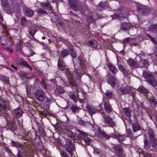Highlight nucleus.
I'll return each mask as SVG.
<instances>
[{"label":"nucleus","instance_id":"1","mask_svg":"<svg viewBox=\"0 0 157 157\" xmlns=\"http://www.w3.org/2000/svg\"><path fill=\"white\" fill-rule=\"evenodd\" d=\"M68 4L70 8L74 11H80L81 13L87 10L85 5L82 6L78 0H68Z\"/></svg>","mask_w":157,"mask_h":157},{"label":"nucleus","instance_id":"2","mask_svg":"<svg viewBox=\"0 0 157 157\" xmlns=\"http://www.w3.org/2000/svg\"><path fill=\"white\" fill-rule=\"evenodd\" d=\"M143 76L148 83L153 87L156 86L157 81L154 79L153 75L151 72L148 71H144L143 73Z\"/></svg>","mask_w":157,"mask_h":157},{"label":"nucleus","instance_id":"3","mask_svg":"<svg viewBox=\"0 0 157 157\" xmlns=\"http://www.w3.org/2000/svg\"><path fill=\"white\" fill-rule=\"evenodd\" d=\"M119 90L121 94H129L132 96L133 98L135 99L136 91L133 88L129 86H127L120 88Z\"/></svg>","mask_w":157,"mask_h":157},{"label":"nucleus","instance_id":"4","mask_svg":"<svg viewBox=\"0 0 157 157\" xmlns=\"http://www.w3.org/2000/svg\"><path fill=\"white\" fill-rule=\"evenodd\" d=\"M100 113L104 120V122L107 124V126H110L112 128L116 127V123L112 120V118L105 114V113L104 111L100 112Z\"/></svg>","mask_w":157,"mask_h":157},{"label":"nucleus","instance_id":"5","mask_svg":"<svg viewBox=\"0 0 157 157\" xmlns=\"http://www.w3.org/2000/svg\"><path fill=\"white\" fill-rule=\"evenodd\" d=\"M36 98L40 102L44 101L46 98V93L43 90H37L35 92Z\"/></svg>","mask_w":157,"mask_h":157},{"label":"nucleus","instance_id":"6","mask_svg":"<svg viewBox=\"0 0 157 157\" xmlns=\"http://www.w3.org/2000/svg\"><path fill=\"white\" fill-rule=\"evenodd\" d=\"M144 147L147 151H152L154 147L157 144H155L154 143L152 144L150 142L147 138L145 137L144 140Z\"/></svg>","mask_w":157,"mask_h":157},{"label":"nucleus","instance_id":"7","mask_svg":"<svg viewBox=\"0 0 157 157\" xmlns=\"http://www.w3.org/2000/svg\"><path fill=\"white\" fill-rule=\"evenodd\" d=\"M115 154L117 157H125V155L124 153L122 147L120 145L114 147Z\"/></svg>","mask_w":157,"mask_h":157},{"label":"nucleus","instance_id":"8","mask_svg":"<svg viewBox=\"0 0 157 157\" xmlns=\"http://www.w3.org/2000/svg\"><path fill=\"white\" fill-rule=\"evenodd\" d=\"M149 138L152 143L157 144V140L155 137V134L153 130L150 128L148 130Z\"/></svg>","mask_w":157,"mask_h":157},{"label":"nucleus","instance_id":"9","mask_svg":"<svg viewBox=\"0 0 157 157\" xmlns=\"http://www.w3.org/2000/svg\"><path fill=\"white\" fill-rule=\"evenodd\" d=\"M137 9L139 13H142L144 15H147L150 11V10L148 7L142 5L138 6Z\"/></svg>","mask_w":157,"mask_h":157},{"label":"nucleus","instance_id":"10","mask_svg":"<svg viewBox=\"0 0 157 157\" xmlns=\"http://www.w3.org/2000/svg\"><path fill=\"white\" fill-rule=\"evenodd\" d=\"M66 150L72 156L73 155V151L75 150V148L73 144H66L65 145Z\"/></svg>","mask_w":157,"mask_h":157},{"label":"nucleus","instance_id":"11","mask_svg":"<svg viewBox=\"0 0 157 157\" xmlns=\"http://www.w3.org/2000/svg\"><path fill=\"white\" fill-rule=\"evenodd\" d=\"M17 157H33L32 155L26 151H19L18 152Z\"/></svg>","mask_w":157,"mask_h":157},{"label":"nucleus","instance_id":"12","mask_svg":"<svg viewBox=\"0 0 157 157\" xmlns=\"http://www.w3.org/2000/svg\"><path fill=\"white\" fill-rule=\"evenodd\" d=\"M59 69L61 71H63L66 69V66L63 61L62 59L59 58L57 65Z\"/></svg>","mask_w":157,"mask_h":157},{"label":"nucleus","instance_id":"13","mask_svg":"<svg viewBox=\"0 0 157 157\" xmlns=\"http://www.w3.org/2000/svg\"><path fill=\"white\" fill-rule=\"evenodd\" d=\"M138 67H147L149 65L148 61L147 60H141L137 63Z\"/></svg>","mask_w":157,"mask_h":157},{"label":"nucleus","instance_id":"14","mask_svg":"<svg viewBox=\"0 0 157 157\" xmlns=\"http://www.w3.org/2000/svg\"><path fill=\"white\" fill-rule=\"evenodd\" d=\"M108 82L112 87H114L117 84L118 81L116 78L111 77L109 79Z\"/></svg>","mask_w":157,"mask_h":157},{"label":"nucleus","instance_id":"15","mask_svg":"<svg viewBox=\"0 0 157 157\" xmlns=\"http://www.w3.org/2000/svg\"><path fill=\"white\" fill-rule=\"evenodd\" d=\"M104 105L105 109L107 113H109L111 112L112 109L109 101L104 102Z\"/></svg>","mask_w":157,"mask_h":157},{"label":"nucleus","instance_id":"16","mask_svg":"<svg viewBox=\"0 0 157 157\" xmlns=\"http://www.w3.org/2000/svg\"><path fill=\"white\" fill-rule=\"evenodd\" d=\"M23 10L24 13L26 16L31 17L33 14L34 12L32 10L27 7H24Z\"/></svg>","mask_w":157,"mask_h":157},{"label":"nucleus","instance_id":"17","mask_svg":"<svg viewBox=\"0 0 157 157\" xmlns=\"http://www.w3.org/2000/svg\"><path fill=\"white\" fill-rule=\"evenodd\" d=\"M13 113L16 117H18L22 116L23 112L20 108H17L13 110Z\"/></svg>","mask_w":157,"mask_h":157},{"label":"nucleus","instance_id":"18","mask_svg":"<svg viewBox=\"0 0 157 157\" xmlns=\"http://www.w3.org/2000/svg\"><path fill=\"white\" fill-rule=\"evenodd\" d=\"M117 64L119 69L123 73V74L125 76H128V72L127 70L121 64L119 63L118 59H117Z\"/></svg>","mask_w":157,"mask_h":157},{"label":"nucleus","instance_id":"19","mask_svg":"<svg viewBox=\"0 0 157 157\" xmlns=\"http://www.w3.org/2000/svg\"><path fill=\"white\" fill-rule=\"evenodd\" d=\"M107 66L109 70L111 71L113 73L115 74L117 72L118 70L111 63H108Z\"/></svg>","mask_w":157,"mask_h":157},{"label":"nucleus","instance_id":"20","mask_svg":"<svg viewBox=\"0 0 157 157\" xmlns=\"http://www.w3.org/2000/svg\"><path fill=\"white\" fill-rule=\"evenodd\" d=\"M113 137L118 140L120 142L124 141L125 139V136L124 135H120L118 134H112Z\"/></svg>","mask_w":157,"mask_h":157},{"label":"nucleus","instance_id":"21","mask_svg":"<svg viewBox=\"0 0 157 157\" xmlns=\"http://www.w3.org/2000/svg\"><path fill=\"white\" fill-rule=\"evenodd\" d=\"M11 143L13 146L17 148H20L22 150L24 148V146L19 142L12 141Z\"/></svg>","mask_w":157,"mask_h":157},{"label":"nucleus","instance_id":"22","mask_svg":"<svg viewBox=\"0 0 157 157\" xmlns=\"http://www.w3.org/2000/svg\"><path fill=\"white\" fill-rule=\"evenodd\" d=\"M132 25L128 23H121V29L122 30H127L130 29Z\"/></svg>","mask_w":157,"mask_h":157},{"label":"nucleus","instance_id":"23","mask_svg":"<svg viewBox=\"0 0 157 157\" xmlns=\"http://www.w3.org/2000/svg\"><path fill=\"white\" fill-rule=\"evenodd\" d=\"M132 128L134 132L140 130L141 129V127L139 124L137 123H135L132 124Z\"/></svg>","mask_w":157,"mask_h":157},{"label":"nucleus","instance_id":"24","mask_svg":"<svg viewBox=\"0 0 157 157\" xmlns=\"http://www.w3.org/2000/svg\"><path fill=\"white\" fill-rule=\"evenodd\" d=\"M41 7L44 9H46L48 10H51L52 9V7L50 4L49 3H41L40 5Z\"/></svg>","mask_w":157,"mask_h":157},{"label":"nucleus","instance_id":"25","mask_svg":"<svg viewBox=\"0 0 157 157\" xmlns=\"http://www.w3.org/2000/svg\"><path fill=\"white\" fill-rule=\"evenodd\" d=\"M15 122L14 121H11L7 123V128L9 129H14L16 128Z\"/></svg>","mask_w":157,"mask_h":157},{"label":"nucleus","instance_id":"26","mask_svg":"<svg viewBox=\"0 0 157 157\" xmlns=\"http://www.w3.org/2000/svg\"><path fill=\"white\" fill-rule=\"evenodd\" d=\"M19 63L21 65L24 66L31 70V67L29 65L28 63L25 60L22 59H21L19 61Z\"/></svg>","mask_w":157,"mask_h":157},{"label":"nucleus","instance_id":"27","mask_svg":"<svg viewBox=\"0 0 157 157\" xmlns=\"http://www.w3.org/2000/svg\"><path fill=\"white\" fill-rule=\"evenodd\" d=\"M87 109L89 113L91 115L96 113L98 112V111L97 109L90 107H87Z\"/></svg>","mask_w":157,"mask_h":157},{"label":"nucleus","instance_id":"28","mask_svg":"<svg viewBox=\"0 0 157 157\" xmlns=\"http://www.w3.org/2000/svg\"><path fill=\"white\" fill-rule=\"evenodd\" d=\"M77 131L80 134L78 137L80 139H83L86 137L87 134L86 133L78 129H77Z\"/></svg>","mask_w":157,"mask_h":157},{"label":"nucleus","instance_id":"29","mask_svg":"<svg viewBox=\"0 0 157 157\" xmlns=\"http://www.w3.org/2000/svg\"><path fill=\"white\" fill-rule=\"evenodd\" d=\"M0 108L6 110L9 109L5 101L2 100H0Z\"/></svg>","mask_w":157,"mask_h":157},{"label":"nucleus","instance_id":"30","mask_svg":"<svg viewBox=\"0 0 157 157\" xmlns=\"http://www.w3.org/2000/svg\"><path fill=\"white\" fill-rule=\"evenodd\" d=\"M124 17L123 14L122 13H116L113 14L112 17L113 19H121L122 18Z\"/></svg>","mask_w":157,"mask_h":157},{"label":"nucleus","instance_id":"31","mask_svg":"<svg viewBox=\"0 0 157 157\" xmlns=\"http://www.w3.org/2000/svg\"><path fill=\"white\" fill-rule=\"evenodd\" d=\"M69 54L68 51L66 49H64L61 52L60 56L62 58H63Z\"/></svg>","mask_w":157,"mask_h":157},{"label":"nucleus","instance_id":"32","mask_svg":"<svg viewBox=\"0 0 157 157\" xmlns=\"http://www.w3.org/2000/svg\"><path fill=\"white\" fill-rule=\"evenodd\" d=\"M128 62L131 66L132 67H138L137 63L132 59H129Z\"/></svg>","mask_w":157,"mask_h":157},{"label":"nucleus","instance_id":"33","mask_svg":"<svg viewBox=\"0 0 157 157\" xmlns=\"http://www.w3.org/2000/svg\"><path fill=\"white\" fill-rule=\"evenodd\" d=\"M104 93L108 99H111L113 97V93L112 91L108 90Z\"/></svg>","mask_w":157,"mask_h":157},{"label":"nucleus","instance_id":"34","mask_svg":"<svg viewBox=\"0 0 157 157\" xmlns=\"http://www.w3.org/2000/svg\"><path fill=\"white\" fill-rule=\"evenodd\" d=\"M28 31L30 35L33 37L37 31V29L34 27H32L29 28Z\"/></svg>","mask_w":157,"mask_h":157},{"label":"nucleus","instance_id":"35","mask_svg":"<svg viewBox=\"0 0 157 157\" xmlns=\"http://www.w3.org/2000/svg\"><path fill=\"white\" fill-rule=\"evenodd\" d=\"M141 93L147 94L148 93V90L144 87L140 86L137 89Z\"/></svg>","mask_w":157,"mask_h":157},{"label":"nucleus","instance_id":"36","mask_svg":"<svg viewBox=\"0 0 157 157\" xmlns=\"http://www.w3.org/2000/svg\"><path fill=\"white\" fill-rule=\"evenodd\" d=\"M0 43L2 45H5L7 44V38L6 36H2L0 38Z\"/></svg>","mask_w":157,"mask_h":157},{"label":"nucleus","instance_id":"37","mask_svg":"<svg viewBox=\"0 0 157 157\" xmlns=\"http://www.w3.org/2000/svg\"><path fill=\"white\" fill-rule=\"evenodd\" d=\"M69 95L75 102H76L78 101L77 96L75 95L72 92H69Z\"/></svg>","mask_w":157,"mask_h":157},{"label":"nucleus","instance_id":"38","mask_svg":"<svg viewBox=\"0 0 157 157\" xmlns=\"http://www.w3.org/2000/svg\"><path fill=\"white\" fill-rule=\"evenodd\" d=\"M150 103L151 106L152 107H155L157 105V102L154 97H152L151 98Z\"/></svg>","mask_w":157,"mask_h":157},{"label":"nucleus","instance_id":"39","mask_svg":"<svg viewBox=\"0 0 157 157\" xmlns=\"http://www.w3.org/2000/svg\"><path fill=\"white\" fill-rule=\"evenodd\" d=\"M69 49L71 56L73 58H75L76 57V55L74 50L73 47H70L69 48Z\"/></svg>","mask_w":157,"mask_h":157},{"label":"nucleus","instance_id":"40","mask_svg":"<svg viewBox=\"0 0 157 157\" xmlns=\"http://www.w3.org/2000/svg\"><path fill=\"white\" fill-rule=\"evenodd\" d=\"M89 45L91 46L92 47L96 48L98 46L97 42L96 41L90 40L88 42Z\"/></svg>","mask_w":157,"mask_h":157},{"label":"nucleus","instance_id":"41","mask_svg":"<svg viewBox=\"0 0 157 157\" xmlns=\"http://www.w3.org/2000/svg\"><path fill=\"white\" fill-rule=\"evenodd\" d=\"M56 90L57 92L59 94H63L65 92L64 88L61 86H57Z\"/></svg>","mask_w":157,"mask_h":157},{"label":"nucleus","instance_id":"42","mask_svg":"<svg viewBox=\"0 0 157 157\" xmlns=\"http://www.w3.org/2000/svg\"><path fill=\"white\" fill-rule=\"evenodd\" d=\"M124 113L128 117L131 116V111L128 108H125L124 109Z\"/></svg>","mask_w":157,"mask_h":157},{"label":"nucleus","instance_id":"43","mask_svg":"<svg viewBox=\"0 0 157 157\" xmlns=\"http://www.w3.org/2000/svg\"><path fill=\"white\" fill-rule=\"evenodd\" d=\"M36 12L39 14H47V11L41 8H38L36 10Z\"/></svg>","mask_w":157,"mask_h":157},{"label":"nucleus","instance_id":"44","mask_svg":"<svg viewBox=\"0 0 157 157\" xmlns=\"http://www.w3.org/2000/svg\"><path fill=\"white\" fill-rule=\"evenodd\" d=\"M71 109L73 113H76L78 111L79 109L78 107L72 105L71 107Z\"/></svg>","mask_w":157,"mask_h":157},{"label":"nucleus","instance_id":"45","mask_svg":"<svg viewBox=\"0 0 157 157\" xmlns=\"http://www.w3.org/2000/svg\"><path fill=\"white\" fill-rule=\"evenodd\" d=\"M108 4L105 2H101L98 5V6L103 8H106L108 6Z\"/></svg>","mask_w":157,"mask_h":157},{"label":"nucleus","instance_id":"46","mask_svg":"<svg viewBox=\"0 0 157 157\" xmlns=\"http://www.w3.org/2000/svg\"><path fill=\"white\" fill-rule=\"evenodd\" d=\"M127 132L129 137L132 139H134L136 138V137L134 136L132 134V132L131 130L129 129L127 130Z\"/></svg>","mask_w":157,"mask_h":157},{"label":"nucleus","instance_id":"47","mask_svg":"<svg viewBox=\"0 0 157 157\" xmlns=\"http://www.w3.org/2000/svg\"><path fill=\"white\" fill-rule=\"evenodd\" d=\"M150 29L153 31L157 32V25H151L150 27Z\"/></svg>","mask_w":157,"mask_h":157},{"label":"nucleus","instance_id":"48","mask_svg":"<svg viewBox=\"0 0 157 157\" xmlns=\"http://www.w3.org/2000/svg\"><path fill=\"white\" fill-rule=\"evenodd\" d=\"M22 44L23 42L19 40L17 44V50L19 51H21V47Z\"/></svg>","mask_w":157,"mask_h":157},{"label":"nucleus","instance_id":"49","mask_svg":"<svg viewBox=\"0 0 157 157\" xmlns=\"http://www.w3.org/2000/svg\"><path fill=\"white\" fill-rule=\"evenodd\" d=\"M67 133L68 136L71 139L74 138L75 136L73 132L69 130H67Z\"/></svg>","mask_w":157,"mask_h":157},{"label":"nucleus","instance_id":"50","mask_svg":"<svg viewBox=\"0 0 157 157\" xmlns=\"http://www.w3.org/2000/svg\"><path fill=\"white\" fill-rule=\"evenodd\" d=\"M84 139V142L86 144L88 145H90L91 141V140L90 138L86 136Z\"/></svg>","mask_w":157,"mask_h":157},{"label":"nucleus","instance_id":"51","mask_svg":"<svg viewBox=\"0 0 157 157\" xmlns=\"http://www.w3.org/2000/svg\"><path fill=\"white\" fill-rule=\"evenodd\" d=\"M147 36L150 39L152 42L155 44H157V40L153 37H151L150 35L148 34H147Z\"/></svg>","mask_w":157,"mask_h":157},{"label":"nucleus","instance_id":"52","mask_svg":"<svg viewBox=\"0 0 157 157\" xmlns=\"http://www.w3.org/2000/svg\"><path fill=\"white\" fill-rule=\"evenodd\" d=\"M60 154L62 157H70L64 151H61Z\"/></svg>","mask_w":157,"mask_h":157},{"label":"nucleus","instance_id":"53","mask_svg":"<svg viewBox=\"0 0 157 157\" xmlns=\"http://www.w3.org/2000/svg\"><path fill=\"white\" fill-rule=\"evenodd\" d=\"M90 14H91V16L90 17L89 16L87 17V21L89 22H93L94 21V17L93 16L91 15L92 14V13H90Z\"/></svg>","mask_w":157,"mask_h":157},{"label":"nucleus","instance_id":"54","mask_svg":"<svg viewBox=\"0 0 157 157\" xmlns=\"http://www.w3.org/2000/svg\"><path fill=\"white\" fill-rule=\"evenodd\" d=\"M1 2L2 6L6 7L7 6L8 1L7 0H1Z\"/></svg>","mask_w":157,"mask_h":157},{"label":"nucleus","instance_id":"55","mask_svg":"<svg viewBox=\"0 0 157 157\" xmlns=\"http://www.w3.org/2000/svg\"><path fill=\"white\" fill-rule=\"evenodd\" d=\"M70 81V84L71 86H74L75 87L76 86V83L73 78H71Z\"/></svg>","mask_w":157,"mask_h":157},{"label":"nucleus","instance_id":"56","mask_svg":"<svg viewBox=\"0 0 157 157\" xmlns=\"http://www.w3.org/2000/svg\"><path fill=\"white\" fill-rule=\"evenodd\" d=\"M131 38L129 37L123 40V42L124 44L128 43L131 41Z\"/></svg>","mask_w":157,"mask_h":157},{"label":"nucleus","instance_id":"57","mask_svg":"<svg viewBox=\"0 0 157 157\" xmlns=\"http://www.w3.org/2000/svg\"><path fill=\"white\" fill-rule=\"evenodd\" d=\"M78 122L79 124L82 125H85L86 124V122L81 119H80L78 120Z\"/></svg>","mask_w":157,"mask_h":157},{"label":"nucleus","instance_id":"58","mask_svg":"<svg viewBox=\"0 0 157 157\" xmlns=\"http://www.w3.org/2000/svg\"><path fill=\"white\" fill-rule=\"evenodd\" d=\"M86 62L85 61H80V64L82 66V67L84 68H85L86 67Z\"/></svg>","mask_w":157,"mask_h":157},{"label":"nucleus","instance_id":"59","mask_svg":"<svg viewBox=\"0 0 157 157\" xmlns=\"http://www.w3.org/2000/svg\"><path fill=\"white\" fill-rule=\"evenodd\" d=\"M41 85L43 87L44 89H46L47 88V86L45 85L44 82L42 81L40 82Z\"/></svg>","mask_w":157,"mask_h":157},{"label":"nucleus","instance_id":"60","mask_svg":"<svg viewBox=\"0 0 157 157\" xmlns=\"http://www.w3.org/2000/svg\"><path fill=\"white\" fill-rule=\"evenodd\" d=\"M155 120L154 122L156 127L157 128V114L155 115Z\"/></svg>","mask_w":157,"mask_h":157},{"label":"nucleus","instance_id":"61","mask_svg":"<svg viewBox=\"0 0 157 157\" xmlns=\"http://www.w3.org/2000/svg\"><path fill=\"white\" fill-rule=\"evenodd\" d=\"M2 33L5 35H7L8 34L7 30L4 27L3 31H2Z\"/></svg>","mask_w":157,"mask_h":157},{"label":"nucleus","instance_id":"62","mask_svg":"<svg viewBox=\"0 0 157 157\" xmlns=\"http://www.w3.org/2000/svg\"><path fill=\"white\" fill-rule=\"evenodd\" d=\"M102 136L106 138V139H109L110 138V136L104 133L103 134Z\"/></svg>","mask_w":157,"mask_h":157},{"label":"nucleus","instance_id":"63","mask_svg":"<svg viewBox=\"0 0 157 157\" xmlns=\"http://www.w3.org/2000/svg\"><path fill=\"white\" fill-rule=\"evenodd\" d=\"M145 157H151V155L149 153H146L145 154Z\"/></svg>","mask_w":157,"mask_h":157},{"label":"nucleus","instance_id":"64","mask_svg":"<svg viewBox=\"0 0 157 157\" xmlns=\"http://www.w3.org/2000/svg\"><path fill=\"white\" fill-rule=\"evenodd\" d=\"M26 21V19L24 17H22L21 18V23L22 24H24L25 21Z\"/></svg>","mask_w":157,"mask_h":157}]
</instances>
